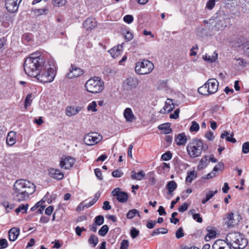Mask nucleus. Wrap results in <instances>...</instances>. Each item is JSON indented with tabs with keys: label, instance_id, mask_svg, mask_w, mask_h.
Listing matches in <instances>:
<instances>
[{
	"label": "nucleus",
	"instance_id": "obj_1",
	"mask_svg": "<svg viewBox=\"0 0 249 249\" xmlns=\"http://www.w3.org/2000/svg\"><path fill=\"white\" fill-rule=\"evenodd\" d=\"M36 191L35 185L27 179L17 180L13 186L12 196L16 202L28 200Z\"/></svg>",
	"mask_w": 249,
	"mask_h": 249
},
{
	"label": "nucleus",
	"instance_id": "obj_2",
	"mask_svg": "<svg viewBox=\"0 0 249 249\" xmlns=\"http://www.w3.org/2000/svg\"><path fill=\"white\" fill-rule=\"evenodd\" d=\"M44 63L42 57L36 56L34 54H31L24 62V69L26 74L31 77H36Z\"/></svg>",
	"mask_w": 249,
	"mask_h": 249
},
{
	"label": "nucleus",
	"instance_id": "obj_3",
	"mask_svg": "<svg viewBox=\"0 0 249 249\" xmlns=\"http://www.w3.org/2000/svg\"><path fill=\"white\" fill-rule=\"evenodd\" d=\"M56 68L53 61L45 62L39 70L36 78L42 83H51L54 80L56 74Z\"/></svg>",
	"mask_w": 249,
	"mask_h": 249
},
{
	"label": "nucleus",
	"instance_id": "obj_4",
	"mask_svg": "<svg viewBox=\"0 0 249 249\" xmlns=\"http://www.w3.org/2000/svg\"><path fill=\"white\" fill-rule=\"evenodd\" d=\"M204 23L209 25V28H211L212 34H215L219 31H221L227 26L225 22V15L223 12H219L214 15L208 20H204Z\"/></svg>",
	"mask_w": 249,
	"mask_h": 249
},
{
	"label": "nucleus",
	"instance_id": "obj_5",
	"mask_svg": "<svg viewBox=\"0 0 249 249\" xmlns=\"http://www.w3.org/2000/svg\"><path fill=\"white\" fill-rule=\"evenodd\" d=\"M208 149V144L198 138L192 139L186 147L187 153L192 158L199 157L202 151H206Z\"/></svg>",
	"mask_w": 249,
	"mask_h": 249
},
{
	"label": "nucleus",
	"instance_id": "obj_6",
	"mask_svg": "<svg viewBox=\"0 0 249 249\" xmlns=\"http://www.w3.org/2000/svg\"><path fill=\"white\" fill-rule=\"evenodd\" d=\"M227 242L234 249H243L248 244L244 235L239 232L228 233L226 237Z\"/></svg>",
	"mask_w": 249,
	"mask_h": 249
},
{
	"label": "nucleus",
	"instance_id": "obj_7",
	"mask_svg": "<svg viewBox=\"0 0 249 249\" xmlns=\"http://www.w3.org/2000/svg\"><path fill=\"white\" fill-rule=\"evenodd\" d=\"M86 90L91 93H98L104 89V82L99 77L94 76L89 79L85 84Z\"/></svg>",
	"mask_w": 249,
	"mask_h": 249
},
{
	"label": "nucleus",
	"instance_id": "obj_8",
	"mask_svg": "<svg viewBox=\"0 0 249 249\" xmlns=\"http://www.w3.org/2000/svg\"><path fill=\"white\" fill-rule=\"evenodd\" d=\"M154 67L152 62L147 60H143L136 63L135 71L139 74H147L153 71Z\"/></svg>",
	"mask_w": 249,
	"mask_h": 249
},
{
	"label": "nucleus",
	"instance_id": "obj_9",
	"mask_svg": "<svg viewBox=\"0 0 249 249\" xmlns=\"http://www.w3.org/2000/svg\"><path fill=\"white\" fill-rule=\"evenodd\" d=\"M102 139V136L96 133H91L86 135L84 138V143L88 145H93Z\"/></svg>",
	"mask_w": 249,
	"mask_h": 249
},
{
	"label": "nucleus",
	"instance_id": "obj_10",
	"mask_svg": "<svg viewBox=\"0 0 249 249\" xmlns=\"http://www.w3.org/2000/svg\"><path fill=\"white\" fill-rule=\"evenodd\" d=\"M22 0H4L5 6L6 10L10 13L16 12L18 8L19 3Z\"/></svg>",
	"mask_w": 249,
	"mask_h": 249
},
{
	"label": "nucleus",
	"instance_id": "obj_11",
	"mask_svg": "<svg viewBox=\"0 0 249 249\" xmlns=\"http://www.w3.org/2000/svg\"><path fill=\"white\" fill-rule=\"evenodd\" d=\"M75 159L70 156L62 158L59 161V166L61 168L69 169L71 168L75 162Z\"/></svg>",
	"mask_w": 249,
	"mask_h": 249
},
{
	"label": "nucleus",
	"instance_id": "obj_12",
	"mask_svg": "<svg viewBox=\"0 0 249 249\" xmlns=\"http://www.w3.org/2000/svg\"><path fill=\"white\" fill-rule=\"evenodd\" d=\"M241 217L238 214H234L233 213H229L226 217V223L229 227H232L237 225L241 220Z\"/></svg>",
	"mask_w": 249,
	"mask_h": 249
},
{
	"label": "nucleus",
	"instance_id": "obj_13",
	"mask_svg": "<svg viewBox=\"0 0 249 249\" xmlns=\"http://www.w3.org/2000/svg\"><path fill=\"white\" fill-rule=\"evenodd\" d=\"M113 196H116L117 200L121 203H125L128 200V195L126 193L121 191L119 188L114 189L111 192Z\"/></svg>",
	"mask_w": 249,
	"mask_h": 249
},
{
	"label": "nucleus",
	"instance_id": "obj_14",
	"mask_svg": "<svg viewBox=\"0 0 249 249\" xmlns=\"http://www.w3.org/2000/svg\"><path fill=\"white\" fill-rule=\"evenodd\" d=\"M83 72L81 69L75 66L71 65L70 71L68 73L66 76L68 78L71 79L80 76L83 74Z\"/></svg>",
	"mask_w": 249,
	"mask_h": 249
},
{
	"label": "nucleus",
	"instance_id": "obj_15",
	"mask_svg": "<svg viewBox=\"0 0 249 249\" xmlns=\"http://www.w3.org/2000/svg\"><path fill=\"white\" fill-rule=\"evenodd\" d=\"M97 21L92 17L88 18L83 23V26L86 30H93L97 26Z\"/></svg>",
	"mask_w": 249,
	"mask_h": 249
},
{
	"label": "nucleus",
	"instance_id": "obj_16",
	"mask_svg": "<svg viewBox=\"0 0 249 249\" xmlns=\"http://www.w3.org/2000/svg\"><path fill=\"white\" fill-rule=\"evenodd\" d=\"M48 173L51 177L57 180H61L64 178V174L58 169L50 168Z\"/></svg>",
	"mask_w": 249,
	"mask_h": 249
},
{
	"label": "nucleus",
	"instance_id": "obj_17",
	"mask_svg": "<svg viewBox=\"0 0 249 249\" xmlns=\"http://www.w3.org/2000/svg\"><path fill=\"white\" fill-rule=\"evenodd\" d=\"M82 107L79 106H70L66 108V115L71 117L77 114L82 110Z\"/></svg>",
	"mask_w": 249,
	"mask_h": 249
},
{
	"label": "nucleus",
	"instance_id": "obj_18",
	"mask_svg": "<svg viewBox=\"0 0 249 249\" xmlns=\"http://www.w3.org/2000/svg\"><path fill=\"white\" fill-rule=\"evenodd\" d=\"M212 249H231V248L226 241L217 240L213 245Z\"/></svg>",
	"mask_w": 249,
	"mask_h": 249
},
{
	"label": "nucleus",
	"instance_id": "obj_19",
	"mask_svg": "<svg viewBox=\"0 0 249 249\" xmlns=\"http://www.w3.org/2000/svg\"><path fill=\"white\" fill-rule=\"evenodd\" d=\"M207 85H209V89L212 94L216 92L218 88V82L215 79H210L206 82Z\"/></svg>",
	"mask_w": 249,
	"mask_h": 249
},
{
	"label": "nucleus",
	"instance_id": "obj_20",
	"mask_svg": "<svg viewBox=\"0 0 249 249\" xmlns=\"http://www.w3.org/2000/svg\"><path fill=\"white\" fill-rule=\"evenodd\" d=\"M108 52L113 58H117L122 53L123 45H119L117 46H115L109 50Z\"/></svg>",
	"mask_w": 249,
	"mask_h": 249
},
{
	"label": "nucleus",
	"instance_id": "obj_21",
	"mask_svg": "<svg viewBox=\"0 0 249 249\" xmlns=\"http://www.w3.org/2000/svg\"><path fill=\"white\" fill-rule=\"evenodd\" d=\"M139 83V80L137 77H129L124 81L125 84L130 89L136 88Z\"/></svg>",
	"mask_w": 249,
	"mask_h": 249
},
{
	"label": "nucleus",
	"instance_id": "obj_22",
	"mask_svg": "<svg viewBox=\"0 0 249 249\" xmlns=\"http://www.w3.org/2000/svg\"><path fill=\"white\" fill-rule=\"evenodd\" d=\"M16 135L17 133L13 131H11L8 133L6 142L7 145L12 146L16 142Z\"/></svg>",
	"mask_w": 249,
	"mask_h": 249
},
{
	"label": "nucleus",
	"instance_id": "obj_23",
	"mask_svg": "<svg viewBox=\"0 0 249 249\" xmlns=\"http://www.w3.org/2000/svg\"><path fill=\"white\" fill-rule=\"evenodd\" d=\"M19 229L18 228H11L9 232V239L11 241H15L18 238L19 234Z\"/></svg>",
	"mask_w": 249,
	"mask_h": 249
},
{
	"label": "nucleus",
	"instance_id": "obj_24",
	"mask_svg": "<svg viewBox=\"0 0 249 249\" xmlns=\"http://www.w3.org/2000/svg\"><path fill=\"white\" fill-rule=\"evenodd\" d=\"M124 116L126 121L128 122H132L135 119V117L130 108L127 107L124 109Z\"/></svg>",
	"mask_w": 249,
	"mask_h": 249
},
{
	"label": "nucleus",
	"instance_id": "obj_25",
	"mask_svg": "<svg viewBox=\"0 0 249 249\" xmlns=\"http://www.w3.org/2000/svg\"><path fill=\"white\" fill-rule=\"evenodd\" d=\"M218 54L216 52H213L211 54H206L203 55L202 57L203 59L209 63H213L217 59Z\"/></svg>",
	"mask_w": 249,
	"mask_h": 249
},
{
	"label": "nucleus",
	"instance_id": "obj_26",
	"mask_svg": "<svg viewBox=\"0 0 249 249\" xmlns=\"http://www.w3.org/2000/svg\"><path fill=\"white\" fill-rule=\"evenodd\" d=\"M207 233L205 237V239L206 241H209L211 239L215 237L216 231L213 228L211 227H207Z\"/></svg>",
	"mask_w": 249,
	"mask_h": 249
},
{
	"label": "nucleus",
	"instance_id": "obj_27",
	"mask_svg": "<svg viewBox=\"0 0 249 249\" xmlns=\"http://www.w3.org/2000/svg\"><path fill=\"white\" fill-rule=\"evenodd\" d=\"M10 19V16L6 13L0 16V22L1 23V25L4 27H6L9 26L8 22Z\"/></svg>",
	"mask_w": 249,
	"mask_h": 249
},
{
	"label": "nucleus",
	"instance_id": "obj_28",
	"mask_svg": "<svg viewBox=\"0 0 249 249\" xmlns=\"http://www.w3.org/2000/svg\"><path fill=\"white\" fill-rule=\"evenodd\" d=\"M145 177V174L142 170L136 173L134 171H132L131 177L134 180H141Z\"/></svg>",
	"mask_w": 249,
	"mask_h": 249
},
{
	"label": "nucleus",
	"instance_id": "obj_29",
	"mask_svg": "<svg viewBox=\"0 0 249 249\" xmlns=\"http://www.w3.org/2000/svg\"><path fill=\"white\" fill-rule=\"evenodd\" d=\"M186 141V136L184 133L179 134L176 139V142L178 145H184Z\"/></svg>",
	"mask_w": 249,
	"mask_h": 249
},
{
	"label": "nucleus",
	"instance_id": "obj_30",
	"mask_svg": "<svg viewBox=\"0 0 249 249\" xmlns=\"http://www.w3.org/2000/svg\"><path fill=\"white\" fill-rule=\"evenodd\" d=\"M209 89V85H207L206 83L198 89V92L202 95H208L212 94Z\"/></svg>",
	"mask_w": 249,
	"mask_h": 249
},
{
	"label": "nucleus",
	"instance_id": "obj_31",
	"mask_svg": "<svg viewBox=\"0 0 249 249\" xmlns=\"http://www.w3.org/2000/svg\"><path fill=\"white\" fill-rule=\"evenodd\" d=\"M175 107L174 104L172 102V100L168 99L165 102V105L163 107L165 112L169 113Z\"/></svg>",
	"mask_w": 249,
	"mask_h": 249
},
{
	"label": "nucleus",
	"instance_id": "obj_32",
	"mask_svg": "<svg viewBox=\"0 0 249 249\" xmlns=\"http://www.w3.org/2000/svg\"><path fill=\"white\" fill-rule=\"evenodd\" d=\"M197 178V172L194 170L187 172V176L185 181L191 183L193 180Z\"/></svg>",
	"mask_w": 249,
	"mask_h": 249
},
{
	"label": "nucleus",
	"instance_id": "obj_33",
	"mask_svg": "<svg viewBox=\"0 0 249 249\" xmlns=\"http://www.w3.org/2000/svg\"><path fill=\"white\" fill-rule=\"evenodd\" d=\"M209 163V159L208 156H204L202 158L198 165V169H202L205 168Z\"/></svg>",
	"mask_w": 249,
	"mask_h": 249
},
{
	"label": "nucleus",
	"instance_id": "obj_34",
	"mask_svg": "<svg viewBox=\"0 0 249 249\" xmlns=\"http://www.w3.org/2000/svg\"><path fill=\"white\" fill-rule=\"evenodd\" d=\"M158 128L163 131L165 134H169L172 131V129L170 128V124L169 123L161 124L158 126Z\"/></svg>",
	"mask_w": 249,
	"mask_h": 249
},
{
	"label": "nucleus",
	"instance_id": "obj_35",
	"mask_svg": "<svg viewBox=\"0 0 249 249\" xmlns=\"http://www.w3.org/2000/svg\"><path fill=\"white\" fill-rule=\"evenodd\" d=\"M168 194H172L177 188V184L174 181H170L167 184Z\"/></svg>",
	"mask_w": 249,
	"mask_h": 249
},
{
	"label": "nucleus",
	"instance_id": "obj_36",
	"mask_svg": "<svg viewBox=\"0 0 249 249\" xmlns=\"http://www.w3.org/2000/svg\"><path fill=\"white\" fill-rule=\"evenodd\" d=\"M28 208V204H22L19 206V207L15 210V212L17 213H18L20 212H21L23 213H26L27 209Z\"/></svg>",
	"mask_w": 249,
	"mask_h": 249
},
{
	"label": "nucleus",
	"instance_id": "obj_37",
	"mask_svg": "<svg viewBox=\"0 0 249 249\" xmlns=\"http://www.w3.org/2000/svg\"><path fill=\"white\" fill-rule=\"evenodd\" d=\"M136 214H137L139 217H140V214L139 213V212L136 209H132L129 210L126 214V217L128 219H132L133 218Z\"/></svg>",
	"mask_w": 249,
	"mask_h": 249
},
{
	"label": "nucleus",
	"instance_id": "obj_38",
	"mask_svg": "<svg viewBox=\"0 0 249 249\" xmlns=\"http://www.w3.org/2000/svg\"><path fill=\"white\" fill-rule=\"evenodd\" d=\"M168 230L164 228H160L157 229L153 231L151 235L152 236H155L156 235L159 234H165L167 233Z\"/></svg>",
	"mask_w": 249,
	"mask_h": 249
},
{
	"label": "nucleus",
	"instance_id": "obj_39",
	"mask_svg": "<svg viewBox=\"0 0 249 249\" xmlns=\"http://www.w3.org/2000/svg\"><path fill=\"white\" fill-rule=\"evenodd\" d=\"M89 243L92 245L93 247H95L98 242V237L94 235H91L88 240Z\"/></svg>",
	"mask_w": 249,
	"mask_h": 249
},
{
	"label": "nucleus",
	"instance_id": "obj_40",
	"mask_svg": "<svg viewBox=\"0 0 249 249\" xmlns=\"http://www.w3.org/2000/svg\"><path fill=\"white\" fill-rule=\"evenodd\" d=\"M199 129V125L196 121H193L191 123V125L190 127L189 130L191 132H197Z\"/></svg>",
	"mask_w": 249,
	"mask_h": 249
},
{
	"label": "nucleus",
	"instance_id": "obj_41",
	"mask_svg": "<svg viewBox=\"0 0 249 249\" xmlns=\"http://www.w3.org/2000/svg\"><path fill=\"white\" fill-rule=\"evenodd\" d=\"M109 230V228L107 225H103L101 229L99 230L98 233L102 236H104L106 235Z\"/></svg>",
	"mask_w": 249,
	"mask_h": 249
},
{
	"label": "nucleus",
	"instance_id": "obj_42",
	"mask_svg": "<svg viewBox=\"0 0 249 249\" xmlns=\"http://www.w3.org/2000/svg\"><path fill=\"white\" fill-rule=\"evenodd\" d=\"M104 218L103 215H99L95 217L94 223H95L96 225H97L98 226H100L104 223Z\"/></svg>",
	"mask_w": 249,
	"mask_h": 249
},
{
	"label": "nucleus",
	"instance_id": "obj_43",
	"mask_svg": "<svg viewBox=\"0 0 249 249\" xmlns=\"http://www.w3.org/2000/svg\"><path fill=\"white\" fill-rule=\"evenodd\" d=\"M116 73V71L110 68L107 67L104 70V73L108 76H113Z\"/></svg>",
	"mask_w": 249,
	"mask_h": 249
},
{
	"label": "nucleus",
	"instance_id": "obj_44",
	"mask_svg": "<svg viewBox=\"0 0 249 249\" xmlns=\"http://www.w3.org/2000/svg\"><path fill=\"white\" fill-rule=\"evenodd\" d=\"M97 104L95 101H92L90 103L87 107V110L88 111H92L93 112H96L97 110L96 109Z\"/></svg>",
	"mask_w": 249,
	"mask_h": 249
},
{
	"label": "nucleus",
	"instance_id": "obj_45",
	"mask_svg": "<svg viewBox=\"0 0 249 249\" xmlns=\"http://www.w3.org/2000/svg\"><path fill=\"white\" fill-rule=\"evenodd\" d=\"M236 65L238 66L245 67L247 66V62L243 58H238L236 59Z\"/></svg>",
	"mask_w": 249,
	"mask_h": 249
},
{
	"label": "nucleus",
	"instance_id": "obj_46",
	"mask_svg": "<svg viewBox=\"0 0 249 249\" xmlns=\"http://www.w3.org/2000/svg\"><path fill=\"white\" fill-rule=\"evenodd\" d=\"M172 158V154L170 151H167L163 154L161 156V159L163 160L167 161L171 160Z\"/></svg>",
	"mask_w": 249,
	"mask_h": 249
},
{
	"label": "nucleus",
	"instance_id": "obj_47",
	"mask_svg": "<svg viewBox=\"0 0 249 249\" xmlns=\"http://www.w3.org/2000/svg\"><path fill=\"white\" fill-rule=\"evenodd\" d=\"M32 95V94H28L25 99L24 107L27 108L28 106L31 105Z\"/></svg>",
	"mask_w": 249,
	"mask_h": 249
},
{
	"label": "nucleus",
	"instance_id": "obj_48",
	"mask_svg": "<svg viewBox=\"0 0 249 249\" xmlns=\"http://www.w3.org/2000/svg\"><path fill=\"white\" fill-rule=\"evenodd\" d=\"M66 2V0H53V4L55 6H62Z\"/></svg>",
	"mask_w": 249,
	"mask_h": 249
},
{
	"label": "nucleus",
	"instance_id": "obj_49",
	"mask_svg": "<svg viewBox=\"0 0 249 249\" xmlns=\"http://www.w3.org/2000/svg\"><path fill=\"white\" fill-rule=\"evenodd\" d=\"M223 169H224L223 163L220 162L214 167V168L213 170V171L215 173L216 172H217L218 171H222Z\"/></svg>",
	"mask_w": 249,
	"mask_h": 249
},
{
	"label": "nucleus",
	"instance_id": "obj_50",
	"mask_svg": "<svg viewBox=\"0 0 249 249\" xmlns=\"http://www.w3.org/2000/svg\"><path fill=\"white\" fill-rule=\"evenodd\" d=\"M242 152L244 154L249 153V142H244L242 145Z\"/></svg>",
	"mask_w": 249,
	"mask_h": 249
},
{
	"label": "nucleus",
	"instance_id": "obj_51",
	"mask_svg": "<svg viewBox=\"0 0 249 249\" xmlns=\"http://www.w3.org/2000/svg\"><path fill=\"white\" fill-rule=\"evenodd\" d=\"M184 234L183 233V229L180 227L176 232V236L178 239H179L184 236Z\"/></svg>",
	"mask_w": 249,
	"mask_h": 249
},
{
	"label": "nucleus",
	"instance_id": "obj_52",
	"mask_svg": "<svg viewBox=\"0 0 249 249\" xmlns=\"http://www.w3.org/2000/svg\"><path fill=\"white\" fill-rule=\"evenodd\" d=\"M178 214L177 212H174L172 213L171 218H170V222L171 223L176 224L179 221V219L175 217Z\"/></svg>",
	"mask_w": 249,
	"mask_h": 249
},
{
	"label": "nucleus",
	"instance_id": "obj_53",
	"mask_svg": "<svg viewBox=\"0 0 249 249\" xmlns=\"http://www.w3.org/2000/svg\"><path fill=\"white\" fill-rule=\"evenodd\" d=\"M133 19V17L130 15H127L124 17V21L128 24L132 23Z\"/></svg>",
	"mask_w": 249,
	"mask_h": 249
},
{
	"label": "nucleus",
	"instance_id": "obj_54",
	"mask_svg": "<svg viewBox=\"0 0 249 249\" xmlns=\"http://www.w3.org/2000/svg\"><path fill=\"white\" fill-rule=\"evenodd\" d=\"M215 1L213 0H209L207 1L206 8L209 10H212L215 6Z\"/></svg>",
	"mask_w": 249,
	"mask_h": 249
},
{
	"label": "nucleus",
	"instance_id": "obj_55",
	"mask_svg": "<svg viewBox=\"0 0 249 249\" xmlns=\"http://www.w3.org/2000/svg\"><path fill=\"white\" fill-rule=\"evenodd\" d=\"M112 175L115 178H120L123 175V173L120 170H115L112 173Z\"/></svg>",
	"mask_w": 249,
	"mask_h": 249
},
{
	"label": "nucleus",
	"instance_id": "obj_56",
	"mask_svg": "<svg viewBox=\"0 0 249 249\" xmlns=\"http://www.w3.org/2000/svg\"><path fill=\"white\" fill-rule=\"evenodd\" d=\"M8 243L5 239H0V249H4L7 247Z\"/></svg>",
	"mask_w": 249,
	"mask_h": 249
},
{
	"label": "nucleus",
	"instance_id": "obj_57",
	"mask_svg": "<svg viewBox=\"0 0 249 249\" xmlns=\"http://www.w3.org/2000/svg\"><path fill=\"white\" fill-rule=\"evenodd\" d=\"M139 234V230L133 228L130 231V234L132 238H135Z\"/></svg>",
	"mask_w": 249,
	"mask_h": 249
},
{
	"label": "nucleus",
	"instance_id": "obj_58",
	"mask_svg": "<svg viewBox=\"0 0 249 249\" xmlns=\"http://www.w3.org/2000/svg\"><path fill=\"white\" fill-rule=\"evenodd\" d=\"M128 246V241L126 240H123L121 243L120 249H127Z\"/></svg>",
	"mask_w": 249,
	"mask_h": 249
},
{
	"label": "nucleus",
	"instance_id": "obj_59",
	"mask_svg": "<svg viewBox=\"0 0 249 249\" xmlns=\"http://www.w3.org/2000/svg\"><path fill=\"white\" fill-rule=\"evenodd\" d=\"M3 206L5 207L7 211H8V209L11 210L13 209L15 207L14 204H9V203L7 202H4L3 204Z\"/></svg>",
	"mask_w": 249,
	"mask_h": 249
},
{
	"label": "nucleus",
	"instance_id": "obj_60",
	"mask_svg": "<svg viewBox=\"0 0 249 249\" xmlns=\"http://www.w3.org/2000/svg\"><path fill=\"white\" fill-rule=\"evenodd\" d=\"M179 109H177L173 113L170 115V118L171 119H176L179 117Z\"/></svg>",
	"mask_w": 249,
	"mask_h": 249
},
{
	"label": "nucleus",
	"instance_id": "obj_61",
	"mask_svg": "<svg viewBox=\"0 0 249 249\" xmlns=\"http://www.w3.org/2000/svg\"><path fill=\"white\" fill-rule=\"evenodd\" d=\"M94 173L96 176L99 179L102 180L103 179L102 174L100 169L98 168L95 169L94 170Z\"/></svg>",
	"mask_w": 249,
	"mask_h": 249
},
{
	"label": "nucleus",
	"instance_id": "obj_62",
	"mask_svg": "<svg viewBox=\"0 0 249 249\" xmlns=\"http://www.w3.org/2000/svg\"><path fill=\"white\" fill-rule=\"evenodd\" d=\"M193 219L195 220H196L198 223H202V218L200 216V214L199 213H196V214H193Z\"/></svg>",
	"mask_w": 249,
	"mask_h": 249
},
{
	"label": "nucleus",
	"instance_id": "obj_63",
	"mask_svg": "<svg viewBox=\"0 0 249 249\" xmlns=\"http://www.w3.org/2000/svg\"><path fill=\"white\" fill-rule=\"evenodd\" d=\"M188 207V204L186 203H184L183 205L179 207L178 210L179 212H184L187 210Z\"/></svg>",
	"mask_w": 249,
	"mask_h": 249
},
{
	"label": "nucleus",
	"instance_id": "obj_64",
	"mask_svg": "<svg viewBox=\"0 0 249 249\" xmlns=\"http://www.w3.org/2000/svg\"><path fill=\"white\" fill-rule=\"evenodd\" d=\"M217 193V191H210L206 195V197L209 200L212 197Z\"/></svg>",
	"mask_w": 249,
	"mask_h": 249
}]
</instances>
